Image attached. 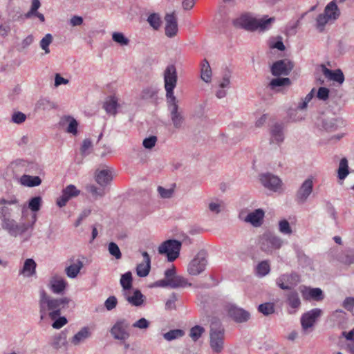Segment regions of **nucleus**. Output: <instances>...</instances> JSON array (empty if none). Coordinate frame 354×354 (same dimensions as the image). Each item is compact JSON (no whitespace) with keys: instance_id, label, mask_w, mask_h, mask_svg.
I'll list each match as a JSON object with an SVG mask.
<instances>
[{"instance_id":"obj_1","label":"nucleus","mask_w":354,"mask_h":354,"mask_svg":"<svg viewBox=\"0 0 354 354\" xmlns=\"http://www.w3.org/2000/svg\"><path fill=\"white\" fill-rule=\"evenodd\" d=\"M71 299L68 297L54 298L42 290L39 293V308L41 320L46 318L55 319L61 315L62 310L66 308Z\"/></svg>"},{"instance_id":"obj_2","label":"nucleus","mask_w":354,"mask_h":354,"mask_svg":"<svg viewBox=\"0 0 354 354\" xmlns=\"http://www.w3.org/2000/svg\"><path fill=\"white\" fill-rule=\"evenodd\" d=\"M274 21L275 17H274L264 16L261 19H256L248 15H242L233 21V24L236 28H241L247 30L265 31L270 29Z\"/></svg>"},{"instance_id":"obj_3","label":"nucleus","mask_w":354,"mask_h":354,"mask_svg":"<svg viewBox=\"0 0 354 354\" xmlns=\"http://www.w3.org/2000/svg\"><path fill=\"white\" fill-rule=\"evenodd\" d=\"M341 12L336 1L329 2L324 8L323 13L319 14L316 19V28L320 32L324 30L327 24H333L340 16Z\"/></svg>"},{"instance_id":"obj_4","label":"nucleus","mask_w":354,"mask_h":354,"mask_svg":"<svg viewBox=\"0 0 354 354\" xmlns=\"http://www.w3.org/2000/svg\"><path fill=\"white\" fill-rule=\"evenodd\" d=\"M177 80L178 75L175 66L173 64L167 66L164 71V83L167 100H175L176 99L174 90L176 86Z\"/></svg>"},{"instance_id":"obj_5","label":"nucleus","mask_w":354,"mask_h":354,"mask_svg":"<svg viewBox=\"0 0 354 354\" xmlns=\"http://www.w3.org/2000/svg\"><path fill=\"white\" fill-rule=\"evenodd\" d=\"M283 243L281 237L271 232L264 233L259 240L261 250L267 254H272L274 250L280 249Z\"/></svg>"},{"instance_id":"obj_6","label":"nucleus","mask_w":354,"mask_h":354,"mask_svg":"<svg viewBox=\"0 0 354 354\" xmlns=\"http://www.w3.org/2000/svg\"><path fill=\"white\" fill-rule=\"evenodd\" d=\"M224 330L218 321L211 323L210 346L216 353H220L223 348Z\"/></svg>"},{"instance_id":"obj_7","label":"nucleus","mask_w":354,"mask_h":354,"mask_svg":"<svg viewBox=\"0 0 354 354\" xmlns=\"http://www.w3.org/2000/svg\"><path fill=\"white\" fill-rule=\"evenodd\" d=\"M181 245V242L179 241L167 240L159 246L158 252L160 254H166L169 261H174L179 256Z\"/></svg>"},{"instance_id":"obj_8","label":"nucleus","mask_w":354,"mask_h":354,"mask_svg":"<svg viewBox=\"0 0 354 354\" xmlns=\"http://www.w3.org/2000/svg\"><path fill=\"white\" fill-rule=\"evenodd\" d=\"M1 221L2 228L13 236L22 234L32 226V224L29 225L24 223H17L11 218H4V219H1Z\"/></svg>"},{"instance_id":"obj_9","label":"nucleus","mask_w":354,"mask_h":354,"mask_svg":"<svg viewBox=\"0 0 354 354\" xmlns=\"http://www.w3.org/2000/svg\"><path fill=\"white\" fill-rule=\"evenodd\" d=\"M129 323L125 319H118L111 329L113 337L119 340H126L129 337Z\"/></svg>"},{"instance_id":"obj_10","label":"nucleus","mask_w":354,"mask_h":354,"mask_svg":"<svg viewBox=\"0 0 354 354\" xmlns=\"http://www.w3.org/2000/svg\"><path fill=\"white\" fill-rule=\"evenodd\" d=\"M0 204L3 205L0 207V218L1 219H4V218H10L12 212H19L21 210V207L15 197L9 200L1 199L0 201Z\"/></svg>"},{"instance_id":"obj_11","label":"nucleus","mask_w":354,"mask_h":354,"mask_svg":"<svg viewBox=\"0 0 354 354\" xmlns=\"http://www.w3.org/2000/svg\"><path fill=\"white\" fill-rule=\"evenodd\" d=\"M299 282V277L297 274H283L277 279V286L283 290H291Z\"/></svg>"},{"instance_id":"obj_12","label":"nucleus","mask_w":354,"mask_h":354,"mask_svg":"<svg viewBox=\"0 0 354 354\" xmlns=\"http://www.w3.org/2000/svg\"><path fill=\"white\" fill-rule=\"evenodd\" d=\"M322 314V310L319 308H313L304 313L301 318L302 328L306 330L312 328Z\"/></svg>"},{"instance_id":"obj_13","label":"nucleus","mask_w":354,"mask_h":354,"mask_svg":"<svg viewBox=\"0 0 354 354\" xmlns=\"http://www.w3.org/2000/svg\"><path fill=\"white\" fill-rule=\"evenodd\" d=\"M206 264V259L201 254H197L188 264L187 272L191 275H198L205 270Z\"/></svg>"},{"instance_id":"obj_14","label":"nucleus","mask_w":354,"mask_h":354,"mask_svg":"<svg viewBox=\"0 0 354 354\" xmlns=\"http://www.w3.org/2000/svg\"><path fill=\"white\" fill-rule=\"evenodd\" d=\"M313 183L311 178L306 179L301 185L296 194V201L304 203L313 192Z\"/></svg>"},{"instance_id":"obj_15","label":"nucleus","mask_w":354,"mask_h":354,"mask_svg":"<svg viewBox=\"0 0 354 354\" xmlns=\"http://www.w3.org/2000/svg\"><path fill=\"white\" fill-rule=\"evenodd\" d=\"M165 35L168 37H174L177 35L178 31L177 17L174 12L167 14L165 17Z\"/></svg>"},{"instance_id":"obj_16","label":"nucleus","mask_w":354,"mask_h":354,"mask_svg":"<svg viewBox=\"0 0 354 354\" xmlns=\"http://www.w3.org/2000/svg\"><path fill=\"white\" fill-rule=\"evenodd\" d=\"M169 110L171 113V119L176 128H180L183 122V118L180 112H178V100H167Z\"/></svg>"},{"instance_id":"obj_17","label":"nucleus","mask_w":354,"mask_h":354,"mask_svg":"<svg viewBox=\"0 0 354 354\" xmlns=\"http://www.w3.org/2000/svg\"><path fill=\"white\" fill-rule=\"evenodd\" d=\"M293 68L291 62L283 59L276 62L272 66V73L274 75H288Z\"/></svg>"},{"instance_id":"obj_18","label":"nucleus","mask_w":354,"mask_h":354,"mask_svg":"<svg viewBox=\"0 0 354 354\" xmlns=\"http://www.w3.org/2000/svg\"><path fill=\"white\" fill-rule=\"evenodd\" d=\"M260 180L265 187L274 192L277 191L281 185V180L277 176L271 174L261 175Z\"/></svg>"},{"instance_id":"obj_19","label":"nucleus","mask_w":354,"mask_h":354,"mask_svg":"<svg viewBox=\"0 0 354 354\" xmlns=\"http://www.w3.org/2000/svg\"><path fill=\"white\" fill-rule=\"evenodd\" d=\"M229 315L236 322H244L249 319L250 313L246 310L232 305L228 308Z\"/></svg>"},{"instance_id":"obj_20","label":"nucleus","mask_w":354,"mask_h":354,"mask_svg":"<svg viewBox=\"0 0 354 354\" xmlns=\"http://www.w3.org/2000/svg\"><path fill=\"white\" fill-rule=\"evenodd\" d=\"M143 261L139 263L136 268L138 276L140 277H146L149 274L151 268V259L147 252H142Z\"/></svg>"},{"instance_id":"obj_21","label":"nucleus","mask_w":354,"mask_h":354,"mask_svg":"<svg viewBox=\"0 0 354 354\" xmlns=\"http://www.w3.org/2000/svg\"><path fill=\"white\" fill-rule=\"evenodd\" d=\"M322 71L326 78L336 82L339 84H342L344 81V76L340 69L332 71L328 69L324 65H322Z\"/></svg>"},{"instance_id":"obj_22","label":"nucleus","mask_w":354,"mask_h":354,"mask_svg":"<svg viewBox=\"0 0 354 354\" xmlns=\"http://www.w3.org/2000/svg\"><path fill=\"white\" fill-rule=\"evenodd\" d=\"M118 106V99L115 95L108 96L103 104L106 112L113 115H116Z\"/></svg>"},{"instance_id":"obj_23","label":"nucleus","mask_w":354,"mask_h":354,"mask_svg":"<svg viewBox=\"0 0 354 354\" xmlns=\"http://www.w3.org/2000/svg\"><path fill=\"white\" fill-rule=\"evenodd\" d=\"M60 124L62 126L68 124V127L66 129L67 133H71L74 136L77 134L78 123L74 118L70 115L63 116L61 118Z\"/></svg>"},{"instance_id":"obj_24","label":"nucleus","mask_w":354,"mask_h":354,"mask_svg":"<svg viewBox=\"0 0 354 354\" xmlns=\"http://www.w3.org/2000/svg\"><path fill=\"white\" fill-rule=\"evenodd\" d=\"M124 295L127 301L132 306H140L144 303L145 297L138 290H135L133 295H129V291L124 292Z\"/></svg>"},{"instance_id":"obj_25","label":"nucleus","mask_w":354,"mask_h":354,"mask_svg":"<svg viewBox=\"0 0 354 354\" xmlns=\"http://www.w3.org/2000/svg\"><path fill=\"white\" fill-rule=\"evenodd\" d=\"M264 216V212L261 209H257L254 212L248 214L245 221L250 223L255 227L260 226Z\"/></svg>"},{"instance_id":"obj_26","label":"nucleus","mask_w":354,"mask_h":354,"mask_svg":"<svg viewBox=\"0 0 354 354\" xmlns=\"http://www.w3.org/2000/svg\"><path fill=\"white\" fill-rule=\"evenodd\" d=\"M95 180L102 187L107 185L112 180L111 171L107 169L96 171Z\"/></svg>"},{"instance_id":"obj_27","label":"nucleus","mask_w":354,"mask_h":354,"mask_svg":"<svg viewBox=\"0 0 354 354\" xmlns=\"http://www.w3.org/2000/svg\"><path fill=\"white\" fill-rule=\"evenodd\" d=\"M191 286L192 284L188 282L185 277L180 275H176L173 279H171L167 285V286L172 288H185Z\"/></svg>"},{"instance_id":"obj_28","label":"nucleus","mask_w":354,"mask_h":354,"mask_svg":"<svg viewBox=\"0 0 354 354\" xmlns=\"http://www.w3.org/2000/svg\"><path fill=\"white\" fill-rule=\"evenodd\" d=\"M66 282L62 278H53L50 281V288L53 293L60 294L66 288Z\"/></svg>"},{"instance_id":"obj_29","label":"nucleus","mask_w":354,"mask_h":354,"mask_svg":"<svg viewBox=\"0 0 354 354\" xmlns=\"http://www.w3.org/2000/svg\"><path fill=\"white\" fill-rule=\"evenodd\" d=\"M82 267L83 262L80 259H77L75 262L66 268V273L68 277L75 278L77 276Z\"/></svg>"},{"instance_id":"obj_30","label":"nucleus","mask_w":354,"mask_h":354,"mask_svg":"<svg viewBox=\"0 0 354 354\" xmlns=\"http://www.w3.org/2000/svg\"><path fill=\"white\" fill-rule=\"evenodd\" d=\"M201 77L207 83L210 82L212 80V69L206 59H204L201 63Z\"/></svg>"},{"instance_id":"obj_31","label":"nucleus","mask_w":354,"mask_h":354,"mask_svg":"<svg viewBox=\"0 0 354 354\" xmlns=\"http://www.w3.org/2000/svg\"><path fill=\"white\" fill-rule=\"evenodd\" d=\"M91 333L88 328L84 327L78 333H77L71 339V342L74 345H78L89 337Z\"/></svg>"},{"instance_id":"obj_32","label":"nucleus","mask_w":354,"mask_h":354,"mask_svg":"<svg viewBox=\"0 0 354 354\" xmlns=\"http://www.w3.org/2000/svg\"><path fill=\"white\" fill-rule=\"evenodd\" d=\"M21 185L27 187H35L41 183V180L39 176H32L24 174L20 178Z\"/></svg>"},{"instance_id":"obj_33","label":"nucleus","mask_w":354,"mask_h":354,"mask_svg":"<svg viewBox=\"0 0 354 354\" xmlns=\"http://www.w3.org/2000/svg\"><path fill=\"white\" fill-rule=\"evenodd\" d=\"M36 263L32 259H28L25 261L22 270L20 273L24 276L30 277L35 273Z\"/></svg>"},{"instance_id":"obj_34","label":"nucleus","mask_w":354,"mask_h":354,"mask_svg":"<svg viewBox=\"0 0 354 354\" xmlns=\"http://www.w3.org/2000/svg\"><path fill=\"white\" fill-rule=\"evenodd\" d=\"M283 140L282 127L280 124H275L271 130V142H281Z\"/></svg>"},{"instance_id":"obj_35","label":"nucleus","mask_w":354,"mask_h":354,"mask_svg":"<svg viewBox=\"0 0 354 354\" xmlns=\"http://www.w3.org/2000/svg\"><path fill=\"white\" fill-rule=\"evenodd\" d=\"M348 160L346 158H343L341 159L339 165V168L337 170V176L340 180H344L346 176L348 175Z\"/></svg>"},{"instance_id":"obj_36","label":"nucleus","mask_w":354,"mask_h":354,"mask_svg":"<svg viewBox=\"0 0 354 354\" xmlns=\"http://www.w3.org/2000/svg\"><path fill=\"white\" fill-rule=\"evenodd\" d=\"M302 293L304 297L308 295L317 301L323 299L322 291L319 288H305V290H302Z\"/></svg>"},{"instance_id":"obj_37","label":"nucleus","mask_w":354,"mask_h":354,"mask_svg":"<svg viewBox=\"0 0 354 354\" xmlns=\"http://www.w3.org/2000/svg\"><path fill=\"white\" fill-rule=\"evenodd\" d=\"M176 268L172 267L167 269L165 272V279L158 281L156 283L159 286L166 287L167 283L169 282L171 279H173L176 276Z\"/></svg>"},{"instance_id":"obj_38","label":"nucleus","mask_w":354,"mask_h":354,"mask_svg":"<svg viewBox=\"0 0 354 354\" xmlns=\"http://www.w3.org/2000/svg\"><path fill=\"white\" fill-rule=\"evenodd\" d=\"M120 284L125 292L129 291L132 287V275L130 272H127L122 275Z\"/></svg>"},{"instance_id":"obj_39","label":"nucleus","mask_w":354,"mask_h":354,"mask_svg":"<svg viewBox=\"0 0 354 354\" xmlns=\"http://www.w3.org/2000/svg\"><path fill=\"white\" fill-rule=\"evenodd\" d=\"M185 335V332L181 329H174L168 331L163 335L164 338L167 341H171L183 337Z\"/></svg>"},{"instance_id":"obj_40","label":"nucleus","mask_w":354,"mask_h":354,"mask_svg":"<svg viewBox=\"0 0 354 354\" xmlns=\"http://www.w3.org/2000/svg\"><path fill=\"white\" fill-rule=\"evenodd\" d=\"M288 302L292 308H298L301 304L298 293L295 291L290 292L288 295Z\"/></svg>"},{"instance_id":"obj_41","label":"nucleus","mask_w":354,"mask_h":354,"mask_svg":"<svg viewBox=\"0 0 354 354\" xmlns=\"http://www.w3.org/2000/svg\"><path fill=\"white\" fill-rule=\"evenodd\" d=\"M342 335L351 342L347 344V350L351 354H354V328L349 332L343 331Z\"/></svg>"},{"instance_id":"obj_42","label":"nucleus","mask_w":354,"mask_h":354,"mask_svg":"<svg viewBox=\"0 0 354 354\" xmlns=\"http://www.w3.org/2000/svg\"><path fill=\"white\" fill-rule=\"evenodd\" d=\"M290 84V80L288 77L283 78H275L272 80L269 86L271 89H274L277 86L289 85Z\"/></svg>"},{"instance_id":"obj_43","label":"nucleus","mask_w":354,"mask_h":354,"mask_svg":"<svg viewBox=\"0 0 354 354\" xmlns=\"http://www.w3.org/2000/svg\"><path fill=\"white\" fill-rule=\"evenodd\" d=\"M53 41V37L51 34H46L40 41V47L45 51V53L48 54L50 53L48 48L49 45Z\"/></svg>"},{"instance_id":"obj_44","label":"nucleus","mask_w":354,"mask_h":354,"mask_svg":"<svg viewBox=\"0 0 354 354\" xmlns=\"http://www.w3.org/2000/svg\"><path fill=\"white\" fill-rule=\"evenodd\" d=\"M205 332L203 327L200 326H195L190 330L189 336L194 341L198 340L201 335Z\"/></svg>"},{"instance_id":"obj_45","label":"nucleus","mask_w":354,"mask_h":354,"mask_svg":"<svg viewBox=\"0 0 354 354\" xmlns=\"http://www.w3.org/2000/svg\"><path fill=\"white\" fill-rule=\"evenodd\" d=\"M62 192L66 194L71 198L76 197L80 195V191L73 185H69L66 186Z\"/></svg>"},{"instance_id":"obj_46","label":"nucleus","mask_w":354,"mask_h":354,"mask_svg":"<svg viewBox=\"0 0 354 354\" xmlns=\"http://www.w3.org/2000/svg\"><path fill=\"white\" fill-rule=\"evenodd\" d=\"M279 230L281 234L287 235H290L292 232L288 221L286 219L281 220L279 222Z\"/></svg>"},{"instance_id":"obj_47","label":"nucleus","mask_w":354,"mask_h":354,"mask_svg":"<svg viewBox=\"0 0 354 354\" xmlns=\"http://www.w3.org/2000/svg\"><path fill=\"white\" fill-rule=\"evenodd\" d=\"M258 310L265 315H268L274 312V304L272 303H265L259 306Z\"/></svg>"},{"instance_id":"obj_48","label":"nucleus","mask_w":354,"mask_h":354,"mask_svg":"<svg viewBox=\"0 0 354 354\" xmlns=\"http://www.w3.org/2000/svg\"><path fill=\"white\" fill-rule=\"evenodd\" d=\"M270 265L268 261L260 262L257 267V272L261 276H265L270 272Z\"/></svg>"},{"instance_id":"obj_49","label":"nucleus","mask_w":354,"mask_h":354,"mask_svg":"<svg viewBox=\"0 0 354 354\" xmlns=\"http://www.w3.org/2000/svg\"><path fill=\"white\" fill-rule=\"evenodd\" d=\"M41 204V198L40 196H35L32 198L28 203V207L32 212H37L40 209Z\"/></svg>"},{"instance_id":"obj_50","label":"nucleus","mask_w":354,"mask_h":354,"mask_svg":"<svg viewBox=\"0 0 354 354\" xmlns=\"http://www.w3.org/2000/svg\"><path fill=\"white\" fill-rule=\"evenodd\" d=\"M112 39L115 42L120 44L121 46L128 45L129 42V40L121 32H113L112 35Z\"/></svg>"},{"instance_id":"obj_51","label":"nucleus","mask_w":354,"mask_h":354,"mask_svg":"<svg viewBox=\"0 0 354 354\" xmlns=\"http://www.w3.org/2000/svg\"><path fill=\"white\" fill-rule=\"evenodd\" d=\"M108 250L109 253L113 256L116 259H120L122 257V253L118 245L113 242L109 244Z\"/></svg>"},{"instance_id":"obj_52","label":"nucleus","mask_w":354,"mask_h":354,"mask_svg":"<svg viewBox=\"0 0 354 354\" xmlns=\"http://www.w3.org/2000/svg\"><path fill=\"white\" fill-rule=\"evenodd\" d=\"M147 21L155 30H158L161 24L160 17L155 13L148 17Z\"/></svg>"},{"instance_id":"obj_53","label":"nucleus","mask_w":354,"mask_h":354,"mask_svg":"<svg viewBox=\"0 0 354 354\" xmlns=\"http://www.w3.org/2000/svg\"><path fill=\"white\" fill-rule=\"evenodd\" d=\"M88 192L92 194L93 196L97 198L98 196H102L104 194V190L103 189H98L95 185H90L86 187Z\"/></svg>"},{"instance_id":"obj_54","label":"nucleus","mask_w":354,"mask_h":354,"mask_svg":"<svg viewBox=\"0 0 354 354\" xmlns=\"http://www.w3.org/2000/svg\"><path fill=\"white\" fill-rule=\"evenodd\" d=\"M315 93V88H313L310 92L307 94L305 97L304 100L300 103L298 106V108L300 109H304L307 107L308 104L311 101L313 97H314Z\"/></svg>"},{"instance_id":"obj_55","label":"nucleus","mask_w":354,"mask_h":354,"mask_svg":"<svg viewBox=\"0 0 354 354\" xmlns=\"http://www.w3.org/2000/svg\"><path fill=\"white\" fill-rule=\"evenodd\" d=\"M315 93V88H313L310 92L307 94L305 97L304 100L300 103L298 106V108L300 109H304L307 107L308 104L311 101L313 97H314Z\"/></svg>"},{"instance_id":"obj_56","label":"nucleus","mask_w":354,"mask_h":354,"mask_svg":"<svg viewBox=\"0 0 354 354\" xmlns=\"http://www.w3.org/2000/svg\"><path fill=\"white\" fill-rule=\"evenodd\" d=\"M40 6H41V3L39 0H32L30 10L26 14V17L30 18L32 16H33V15H35V13H36V12H37V10L40 7Z\"/></svg>"},{"instance_id":"obj_57","label":"nucleus","mask_w":354,"mask_h":354,"mask_svg":"<svg viewBox=\"0 0 354 354\" xmlns=\"http://www.w3.org/2000/svg\"><path fill=\"white\" fill-rule=\"evenodd\" d=\"M53 320L54 322L53 323L52 326L55 329H59L62 328L68 322L67 319L65 317H61L60 315Z\"/></svg>"},{"instance_id":"obj_58","label":"nucleus","mask_w":354,"mask_h":354,"mask_svg":"<svg viewBox=\"0 0 354 354\" xmlns=\"http://www.w3.org/2000/svg\"><path fill=\"white\" fill-rule=\"evenodd\" d=\"M231 72L227 70L223 74L222 80L219 84L221 88L228 87L230 84Z\"/></svg>"},{"instance_id":"obj_59","label":"nucleus","mask_w":354,"mask_h":354,"mask_svg":"<svg viewBox=\"0 0 354 354\" xmlns=\"http://www.w3.org/2000/svg\"><path fill=\"white\" fill-rule=\"evenodd\" d=\"M118 301L115 296H111L107 298L104 302V306L108 310H111L117 306Z\"/></svg>"},{"instance_id":"obj_60","label":"nucleus","mask_w":354,"mask_h":354,"mask_svg":"<svg viewBox=\"0 0 354 354\" xmlns=\"http://www.w3.org/2000/svg\"><path fill=\"white\" fill-rule=\"evenodd\" d=\"M329 97V89L326 87H320L317 93V97L323 101L328 100Z\"/></svg>"},{"instance_id":"obj_61","label":"nucleus","mask_w":354,"mask_h":354,"mask_svg":"<svg viewBox=\"0 0 354 354\" xmlns=\"http://www.w3.org/2000/svg\"><path fill=\"white\" fill-rule=\"evenodd\" d=\"M158 192L160 196L163 198H171L174 193V189H165L161 186L158 187Z\"/></svg>"},{"instance_id":"obj_62","label":"nucleus","mask_w":354,"mask_h":354,"mask_svg":"<svg viewBox=\"0 0 354 354\" xmlns=\"http://www.w3.org/2000/svg\"><path fill=\"white\" fill-rule=\"evenodd\" d=\"M26 119V116L21 112H15L12 116V121L17 124H21L24 122Z\"/></svg>"},{"instance_id":"obj_63","label":"nucleus","mask_w":354,"mask_h":354,"mask_svg":"<svg viewBox=\"0 0 354 354\" xmlns=\"http://www.w3.org/2000/svg\"><path fill=\"white\" fill-rule=\"evenodd\" d=\"M157 141V138L154 136H150L149 138H145L143 140V146L146 149H151L155 146Z\"/></svg>"},{"instance_id":"obj_64","label":"nucleus","mask_w":354,"mask_h":354,"mask_svg":"<svg viewBox=\"0 0 354 354\" xmlns=\"http://www.w3.org/2000/svg\"><path fill=\"white\" fill-rule=\"evenodd\" d=\"M342 306L348 311H352L354 308V297H346L343 301Z\"/></svg>"}]
</instances>
